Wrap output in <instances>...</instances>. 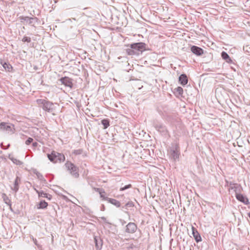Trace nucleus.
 Listing matches in <instances>:
<instances>
[{"mask_svg":"<svg viewBox=\"0 0 250 250\" xmlns=\"http://www.w3.org/2000/svg\"><path fill=\"white\" fill-rule=\"evenodd\" d=\"M126 46L128 48L125 50L126 54L129 56H139L143 51L148 50L146 48L147 45L143 42L128 44Z\"/></svg>","mask_w":250,"mask_h":250,"instance_id":"nucleus-1","label":"nucleus"},{"mask_svg":"<svg viewBox=\"0 0 250 250\" xmlns=\"http://www.w3.org/2000/svg\"><path fill=\"white\" fill-rule=\"evenodd\" d=\"M37 103L42 109L47 112L52 113L55 110L54 104L45 99H38Z\"/></svg>","mask_w":250,"mask_h":250,"instance_id":"nucleus-2","label":"nucleus"},{"mask_svg":"<svg viewBox=\"0 0 250 250\" xmlns=\"http://www.w3.org/2000/svg\"><path fill=\"white\" fill-rule=\"evenodd\" d=\"M65 166L70 174L74 178H78L80 176L79 168L71 162L67 161L65 164Z\"/></svg>","mask_w":250,"mask_h":250,"instance_id":"nucleus-3","label":"nucleus"},{"mask_svg":"<svg viewBox=\"0 0 250 250\" xmlns=\"http://www.w3.org/2000/svg\"><path fill=\"white\" fill-rule=\"evenodd\" d=\"M49 160L53 163H61L65 160V156L62 153L55 151H52L50 154H47Z\"/></svg>","mask_w":250,"mask_h":250,"instance_id":"nucleus-4","label":"nucleus"},{"mask_svg":"<svg viewBox=\"0 0 250 250\" xmlns=\"http://www.w3.org/2000/svg\"><path fill=\"white\" fill-rule=\"evenodd\" d=\"M153 125L162 135L165 137L170 136L168 130L165 125L156 120L153 122Z\"/></svg>","mask_w":250,"mask_h":250,"instance_id":"nucleus-5","label":"nucleus"},{"mask_svg":"<svg viewBox=\"0 0 250 250\" xmlns=\"http://www.w3.org/2000/svg\"><path fill=\"white\" fill-rule=\"evenodd\" d=\"M226 182L227 186L229 187V191H230V189H233L235 194L241 193L242 188L240 184L233 183L232 182H229L228 181H226Z\"/></svg>","mask_w":250,"mask_h":250,"instance_id":"nucleus-6","label":"nucleus"},{"mask_svg":"<svg viewBox=\"0 0 250 250\" xmlns=\"http://www.w3.org/2000/svg\"><path fill=\"white\" fill-rule=\"evenodd\" d=\"M20 20L21 22L25 21L28 23L29 24L34 26L36 22H38L39 21V20L37 17H24L21 16L20 17Z\"/></svg>","mask_w":250,"mask_h":250,"instance_id":"nucleus-7","label":"nucleus"},{"mask_svg":"<svg viewBox=\"0 0 250 250\" xmlns=\"http://www.w3.org/2000/svg\"><path fill=\"white\" fill-rule=\"evenodd\" d=\"M59 81L62 84L69 87L70 89H72L73 87V80L68 77L65 76L62 77L59 80Z\"/></svg>","mask_w":250,"mask_h":250,"instance_id":"nucleus-8","label":"nucleus"},{"mask_svg":"<svg viewBox=\"0 0 250 250\" xmlns=\"http://www.w3.org/2000/svg\"><path fill=\"white\" fill-rule=\"evenodd\" d=\"M180 147L177 144H175L170 150V157L174 160L179 158L180 155Z\"/></svg>","mask_w":250,"mask_h":250,"instance_id":"nucleus-9","label":"nucleus"},{"mask_svg":"<svg viewBox=\"0 0 250 250\" xmlns=\"http://www.w3.org/2000/svg\"><path fill=\"white\" fill-rule=\"evenodd\" d=\"M137 229V226L132 222L128 223L125 227V232L127 233H134Z\"/></svg>","mask_w":250,"mask_h":250,"instance_id":"nucleus-10","label":"nucleus"},{"mask_svg":"<svg viewBox=\"0 0 250 250\" xmlns=\"http://www.w3.org/2000/svg\"><path fill=\"white\" fill-rule=\"evenodd\" d=\"M190 50L194 54L198 56H200L204 54V50L196 45H192L190 48Z\"/></svg>","mask_w":250,"mask_h":250,"instance_id":"nucleus-11","label":"nucleus"},{"mask_svg":"<svg viewBox=\"0 0 250 250\" xmlns=\"http://www.w3.org/2000/svg\"><path fill=\"white\" fill-rule=\"evenodd\" d=\"M21 183V178L17 176L14 182V186L11 187V189L14 191L15 193L17 192L19 189L20 185Z\"/></svg>","mask_w":250,"mask_h":250,"instance_id":"nucleus-12","label":"nucleus"},{"mask_svg":"<svg viewBox=\"0 0 250 250\" xmlns=\"http://www.w3.org/2000/svg\"><path fill=\"white\" fill-rule=\"evenodd\" d=\"M94 239L96 250H100L103 246V240L99 236H95Z\"/></svg>","mask_w":250,"mask_h":250,"instance_id":"nucleus-13","label":"nucleus"},{"mask_svg":"<svg viewBox=\"0 0 250 250\" xmlns=\"http://www.w3.org/2000/svg\"><path fill=\"white\" fill-rule=\"evenodd\" d=\"M235 197L238 201L243 203L245 205H248L250 203L248 199L240 193L235 194Z\"/></svg>","mask_w":250,"mask_h":250,"instance_id":"nucleus-14","label":"nucleus"},{"mask_svg":"<svg viewBox=\"0 0 250 250\" xmlns=\"http://www.w3.org/2000/svg\"><path fill=\"white\" fill-rule=\"evenodd\" d=\"M192 231L193 236L197 243L201 242L202 241V238L200 236V234L198 232L197 229L194 227L192 226Z\"/></svg>","mask_w":250,"mask_h":250,"instance_id":"nucleus-15","label":"nucleus"},{"mask_svg":"<svg viewBox=\"0 0 250 250\" xmlns=\"http://www.w3.org/2000/svg\"><path fill=\"white\" fill-rule=\"evenodd\" d=\"M179 82L182 85H186L188 82V78L186 74H181L179 77Z\"/></svg>","mask_w":250,"mask_h":250,"instance_id":"nucleus-16","label":"nucleus"},{"mask_svg":"<svg viewBox=\"0 0 250 250\" xmlns=\"http://www.w3.org/2000/svg\"><path fill=\"white\" fill-rule=\"evenodd\" d=\"M48 203L44 200H42L38 204L36 205L35 207L38 209H45L48 207Z\"/></svg>","mask_w":250,"mask_h":250,"instance_id":"nucleus-17","label":"nucleus"},{"mask_svg":"<svg viewBox=\"0 0 250 250\" xmlns=\"http://www.w3.org/2000/svg\"><path fill=\"white\" fill-rule=\"evenodd\" d=\"M0 130L11 131L12 128L8 123L2 122L0 124Z\"/></svg>","mask_w":250,"mask_h":250,"instance_id":"nucleus-18","label":"nucleus"},{"mask_svg":"<svg viewBox=\"0 0 250 250\" xmlns=\"http://www.w3.org/2000/svg\"><path fill=\"white\" fill-rule=\"evenodd\" d=\"M0 63L6 71L11 72L12 71L13 67L9 63L4 62L3 61L1 60Z\"/></svg>","mask_w":250,"mask_h":250,"instance_id":"nucleus-19","label":"nucleus"},{"mask_svg":"<svg viewBox=\"0 0 250 250\" xmlns=\"http://www.w3.org/2000/svg\"><path fill=\"white\" fill-rule=\"evenodd\" d=\"M221 57L223 59L226 61V62L229 63H233V61L231 60V59L229 57V55L228 54V53L225 51H223L221 53Z\"/></svg>","mask_w":250,"mask_h":250,"instance_id":"nucleus-20","label":"nucleus"},{"mask_svg":"<svg viewBox=\"0 0 250 250\" xmlns=\"http://www.w3.org/2000/svg\"><path fill=\"white\" fill-rule=\"evenodd\" d=\"M72 154L75 155H82L83 157L86 156V153L82 148L74 149L72 151Z\"/></svg>","mask_w":250,"mask_h":250,"instance_id":"nucleus-21","label":"nucleus"},{"mask_svg":"<svg viewBox=\"0 0 250 250\" xmlns=\"http://www.w3.org/2000/svg\"><path fill=\"white\" fill-rule=\"evenodd\" d=\"M33 173L36 174L37 178L41 181H42L43 183L45 184L46 183V180L44 179V178L43 177V175H42V174H41V173H40L38 171V170L36 169H34L33 171Z\"/></svg>","mask_w":250,"mask_h":250,"instance_id":"nucleus-22","label":"nucleus"},{"mask_svg":"<svg viewBox=\"0 0 250 250\" xmlns=\"http://www.w3.org/2000/svg\"><path fill=\"white\" fill-rule=\"evenodd\" d=\"M106 201H108L109 203H111V204L115 206L117 208H119L121 206L120 202L116 199L109 198L106 199Z\"/></svg>","mask_w":250,"mask_h":250,"instance_id":"nucleus-23","label":"nucleus"},{"mask_svg":"<svg viewBox=\"0 0 250 250\" xmlns=\"http://www.w3.org/2000/svg\"><path fill=\"white\" fill-rule=\"evenodd\" d=\"M127 250H139V244L137 243L129 244L126 247Z\"/></svg>","mask_w":250,"mask_h":250,"instance_id":"nucleus-24","label":"nucleus"},{"mask_svg":"<svg viewBox=\"0 0 250 250\" xmlns=\"http://www.w3.org/2000/svg\"><path fill=\"white\" fill-rule=\"evenodd\" d=\"M101 124L104 126V129H106L110 125V121L108 119H104L101 121Z\"/></svg>","mask_w":250,"mask_h":250,"instance_id":"nucleus-25","label":"nucleus"},{"mask_svg":"<svg viewBox=\"0 0 250 250\" xmlns=\"http://www.w3.org/2000/svg\"><path fill=\"white\" fill-rule=\"evenodd\" d=\"M2 198L5 204L9 206H11V201L5 193L2 194Z\"/></svg>","mask_w":250,"mask_h":250,"instance_id":"nucleus-26","label":"nucleus"},{"mask_svg":"<svg viewBox=\"0 0 250 250\" xmlns=\"http://www.w3.org/2000/svg\"><path fill=\"white\" fill-rule=\"evenodd\" d=\"M36 193L38 194L39 197H43L45 198L46 197V193L44 192L43 191H39L38 190H36Z\"/></svg>","mask_w":250,"mask_h":250,"instance_id":"nucleus-27","label":"nucleus"},{"mask_svg":"<svg viewBox=\"0 0 250 250\" xmlns=\"http://www.w3.org/2000/svg\"><path fill=\"white\" fill-rule=\"evenodd\" d=\"M174 90L179 95H182L183 93V89L180 86H178V87L175 88Z\"/></svg>","mask_w":250,"mask_h":250,"instance_id":"nucleus-28","label":"nucleus"},{"mask_svg":"<svg viewBox=\"0 0 250 250\" xmlns=\"http://www.w3.org/2000/svg\"><path fill=\"white\" fill-rule=\"evenodd\" d=\"M11 160L14 164H15L17 165H21L22 164V162L21 161L16 158H12Z\"/></svg>","mask_w":250,"mask_h":250,"instance_id":"nucleus-29","label":"nucleus"},{"mask_svg":"<svg viewBox=\"0 0 250 250\" xmlns=\"http://www.w3.org/2000/svg\"><path fill=\"white\" fill-rule=\"evenodd\" d=\"M22 42H30L31 41V38L30 37L27 36H24V37L22 39Z\"/></svg>","mask_w":250,"mask_h":250,"instance_id":"nucleus-30","label":"nucleus"},{"mask_svg":"<svg viewBox=\"0 0 250 250\" xmlns=\"http://www.w3.org/2000/svg\"><path fill=\"white\" fill-rule=\"evenodd\" d=\"M131 188H132V185L131 184H128L124 186V187L121 188L120 191H124Z\"/></svg>","mask_w":250,"mask_h":250,"instance_id":"nucleus-31","label":"nucleus"},{"mask_svg":"<svg viewBox=\"0 0 250 250\" xmlns=\"http://www.w3.org/2000/svg\"><path fill=\"white\" fill-rule=\"evenodd\" d=\"M93 189L96 191V192H98L99 193V194L102 193H105L104 190L102 188H94Z\"/></svg>","mask_w":250,"mask_h":250,"instance_id":"nucleus-32","label":"nucleus"},{"mask_svg":"<svg viewBox=\"0 0 250 250\" xmlns=\"http://www.w3.org/2000/svg\"><path fill=\"white\" fill-rule=\"evenodd\" d=\"M134 203L130 201V202H128V203H127L125 205V207H124V208H127V207H134Z\"/></svg>","mask_w":250,"mask_h":250,"instance_id":"nucleus-33","label":"nucleus"},{"mask_svg":"<svg viewBox=\"0 0 250 250\" xmlns=\"http://www.w3.org/2000/svg\"><path fill=\"white\" fill-rule=\"evenodd\" d=\"M34 140L33 138L31 137H29L26 141H25V144L27 145H30L31 143H32L33 142Z\"/></svg>","mask_w":250,"mask_h":250,"instance_id":"nucleus-34","label":"nucleus"},{"mask_svg":"<svg viewBox=\"0 0 250 250\" xmlns=\"http://www.w3.org/2000/svg\"><path fill=\"white\" fill-rule=\"evenodd\" d=\"M101 219L103 220V221H104V222L107 224V225H109V226H111L112 225V224L111 223H109V222H108V221L106 220V218L105 217H101Z\"/></svg>","mask_w":250,"mask_h":250,"instance_id":"nucleus-35","label":"nucleus"},{"mask_svg":"<svg viewBox=\"0 0 250 250\" xmlns=\"http://www.w3.org/2000/svg\"><path fill=\"white\" fill-rule=\"evenodd\" d=\"M105 193H102L101 192L100 193V197L101 198H102V200H105L106 201V199H107V198H109L108 197H105L104 194Z\"/></svg>","mask_w":250,"mask_h":250,"instance_id":"nucleus-36","label":"nucleus"},{"mask_svg":"<svg viewBox=\"0 0 250 250\" xmlns=\"http://www.w3.org/2000/svg\"><path fill=\"white\" fill-rule=\"evenodd\" d=\"M33 241L34 243L35 244V245L36 246H37L38 248H41V246L38 243V241L36 238L33 239Z\"/></svg>","mask_w":250,"mask_h":250,"instance_id":"nucleus-37","label":"nucleus"},{"mask_svg":"<svg viewBox=\"0 0 250 250\" xmlns=\"http://www.w3.org/2000/svg\"><path fill=\"white\" fill-rule=\"evenodd\" d=\"M0 146L3 149H7L10 146V145L8 144L7 146H3L2 143H1L0 144Z\"/></svg>","mask_w":250,"mask_h":250,"instance_id":"nucleus-38","label":"nucleus"},{"mask_svg":"<svg viewBox=\"0 0 250 250\" xmlns=\"http://www.w3.org/2000/svg\"><path fill=\"white\" fill-rule=\"evenodd\" d=\"M46 196H47L45 197V198H47L48 200H50L51 199V198H52L51 195L47 193Z\"/></svg>","mask_w":250,"mask_h":250,"instance_id":"nucleus-39","label":"nucleus"},{"mask_svg":"<svg viewBox=\"0 0 250 250\" xmlns=\"http://www.w3.org/2000/svg\"><path fill=\"white\" fill-rule=\"evenodd\" d=\"M38 143L36 142H32V146L34 147H36L38 146Z\"/></svg>","mask_w":250,"mask_h":250,"instance_id":"nucleus-40","label":"nucleus"},{"mask_svg":"<svg viewBox=\"0 0 250 250\" xmlns=\"http://www.w3.org/2000/svg\"><path fill=\"white\" fill-rule=\"evenodd\" d=\"M104 209H105V207H104V205H102L101 207V210L102 211H104Z\"/></svg>","mask_w":250,"mask_h":250,"instance_id":"nucleus-41","label":"nucleus"},{"mask_svg":"<svg viewBox=\"0 0 250 250\" xmlns=\"http://www.w3.org/2000/svg\"><path fill=\"white\" fill-rule=\"evenodd\" d=\"M29 237L30 239L32 240V241L35 239V238L32 235H30Z\"/></svg>","mask_w":250,"mask_h":250,"instance_id":"nucleus-42","label":"nucleus"},{"mask_svg":"<svg viewBox=\"0 0 250 250\" xmlns=\"http://www.w3.org/2000/svg\"><path fill=\"white\" fill-rule=\"evenodd\" d=\"M121 221L122 222V223L123 225H124L125 223V221H124V220H121Z\"/></svg>","mask_w":250,"mask_h":250,"instance_id":"nucleus-43","label":"nucleus"},{"mask_svg":"<svg viewBox=\"0 0 250 250\" xmlns=\"http://www.w3.org/2000/svg\"><path fill=\"white\" fill-rule=\"evenodd\" d=\"M9 207H10V210H11V211H13V209H12V208H11V206H9Z\"/></svg>","mask_w":250,"mask_h":250,"instance_id":"nucleus-44","label":"nucleus"},{"mask_svg":"<svg viewBox=\"0 0 250 250\" xmlns=\"http://www.w3.org/2000/svg\"><path fill=\"white\" fill-rule=\"evenodd\" d=\"M248 216H249V217H250V212L248 213Z\"/></svg>","mask_w":250,"mask_h":250,"instance_id":"nucleus-45","label":"nucleus"},{"mask_svg":"<svg viewBox=\"0 0 250 250\" xmlns=\"http://www.w3.org/2000/svg\"><path fill=\"white\" fill-rule=\"evenodd\" d=\"M108 227L110 229L111 227V226L108 225Z\"/></svg>","mask_w":250,"mask_h":250,"instance_id":"nucleus-46","label":"nucleus"},{"mask_svg":"<svg viewBox=\"0 0 250 250\" xmlns=\"http://www.w3.org/2000/svg\"><path fill=\"white\" fill-rule=\"evenodd\" d=\"M36 191V190H37L35 187L33 188Z\"/></svg>","mask_w":250,"mask_h":250,"instance_id":"nucleus-47","label":"nucleus"}]
</instances>
